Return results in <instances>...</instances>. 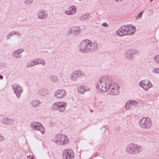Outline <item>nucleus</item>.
<instances>
[{
	"mask_svg": "<svg viewBox=\"0 0 159 159\" xmlns=\"http://www.w3.org/2000/svg\"><path fill=\"white\" fill-rule=\"evenodd\" d=\"M112 81L113 79L110 76L102 77L97 82L96 88L101 93L106 92L109 90Z\"/></svg>",
	"mask_w": 159,
	"mask_h": 159,
	"instance_id": "f03ea898",
	"label": "nucleus"
},
{
	"mask_svg": "<svg viewBox=\"0 0 159 159\" xmlns=\"http://www.w3.org/2000/svg\"><path fill=\"white\" fill-rule=\"evenodd\" d=\"M31 104L33 107H35L39 106L41 104V102L39 100L35 99L32 101Z\"/></svg>",
	"mask_w": 159,
	"mask_h": 159,
	"instance_id": "4be33fe9",
	"label": "nucleus"
},
{
	"mask_svg": "<svg viewBox=\"0 0 159 159\" xmlns=\"http://www.w3.org/2000/svg\"><path fill=\"white\" fill-rule=\"evenodd\" d=\"M67 105V103L65 102L58 101L52 105V109L54 111L62 112L65 110Z\"/></svg>",
	"mask_w": 159,
	"mask_h": 159,
	"instance_id": "423d86ee",
	"label": "nucleus"
},
{
	"mask_svg": "<svg viewBox=\"0 0 159 159\" xmlns=\"http://www.w3.org/2000/svg\"><path fill=\"white\" fill-rule=\"evenodd\" d=\"M116 1H117L118 0H115Z\"/></svg>",
	"mask_w": 159,
	"mask_h": 159,
	"instance_id": "09e8293b",
	"label": "nucleus"
},
{
	"mask_svg": "<svg viewBox=\"0 0 159 159\" xmlns=\"http://www.w3.org/2000/svg\"><path fill=\"white\" fill-rule=\"evenodd\" d=\"M35 60L36 62V65L42 64L43 65H44L45 64V62L42 59H35Z\"/></svg>",
	"mask_w": 159,
	"mask_h": 159,
	"instance_id": "b1692460",
	"label": "nucleus"
},
{
	"mask_svg": "<svg viewBox=\"0 0 159 159\" xmlns=\"http://www.w3.org/2000/svg\"><path fill=\"white\" fill-rule=\"evenodd\" d=\"M99 104V103H97V102L96 101L94 102V104L95 106L98 105Z\"/></svg>",
	"mask_w": 159,
	"mask_h": 159,
	"instance_id": "79ce46f5",
	"label": "nucleus"
},
{
	"mask_svg": "<svg viewBox=\"0 0 159 159\" xmlns=\"http://www.w3.org/2000/svg\"><path fill=\"white\" fill-rule=\"evenodd\" d=\"M129 103L131 105L134 106H136L138 104V102L137 101L135 100H129L127 101V104Z\"/></svg>",
	"mask_w": 159,
	"mask_h": 159,
	"instance_id": "a878e982",
	"label": "nucleus"
},
{
	"mask_svg": "<svg viewBox=\"0 0 159 159\" xmlns=\"http://www.w3.org/2000/svg\"><path fill=\"white\" fill-rule=\"evenodd\" d=\"M80 52L88 53L94 51L98 48V43L95 42H91L89 39H85L82 41L78 46Z\"/></svg>",
	"mask_w": 159,
	"mask_h": 159,
	"instance_id": "f257e3e1",
	"label": "nucleus"
},
{
	"mask_svg": "<svg viewBox=\"0 0 159 159\" xmlns=\"http://www.w3.org/2000/svg\"><path fill=\"white\" fill-rule=\"evenodd\" d=\"M33 1L34 0H25L24 3L26 5H30L33 3Z\"/></svg>",
	"mask_w": 159,
	"mask_h": 159,
	"instance_id": "cd10ccee",
	"label": "nucleus"
},
{
	"mask_svg": "<svg viewBox=\"0 0 159 159\" xmlns=\"http://www.w3.org/2000/svg\"><path fill=\"white\" fill-rule=\"evenodd\" d=\"M52 141L54 142L59 144H65L69 142L68 137L64 134H58L52 138Z\"/></svg>",
	"mask_w": 159,
	"mask_h": 159,
	"instance_id": "20e7f679",
	"label": "nucleus"
},
{
	"mask_svg": "<svg viewBox=\"0 0 159 159\" xmlns=\"http://www.w3.org/2000/svg\"><path fill=\"white\" fill-rule=\"evenodd\" d=\"M74 157V153L70 149H65L62 154V159H73Z\"/></svg>",
	"mask_w": 159,
	"mask_h": 159,
	"instance_id": "9d476101",
	"label": "nucleus"
},
{
	"mask_svg": "<svg viewBox=\"0 0 159 159\" xmlns=\"http://www.w3.org/2000/svg\"><path fill=\"white\" fill-rule=\"evenodd\" d=\"M152 72L153 73L159 74V67L153 68L152 70Z\"/></svg>",
	"mask_w": 159,
	"mask_h": 159,
	"instance_id": "c756f323",
	"label": "nucleus"
},
{
	"mask_svg": "<svg viewBox=\"0 0 159 159\" xmlns=\"http://www.w3.org/2000/svg\"><path fill=\"white\" fill-rule=\"evenodd\" d=\"M25 49L20 48L14 51L13 53V57L15 59H19L21 57L22 55L21 53L24 52Z\"/></svg>",
	"mask_w": 159,
	"mask_h": 159,
	"instance_id": "6ab92c4d",
	"label": "nucleus"
},
{
	"mask_svg": "<svg viewBox=\"0 0 159 159\" xmlns=\"http://www.w3.org/2000/svg\"><path fill=\"white\" fill-rule=\"evenodd\" d=\"M131 105L129 104H127V102H126L125 105V108L126 110H128L130 109V107H131Z\"/></svg>",
	"mask_w": 159,
	"mask_h": 159,
	"instance_id": "473e14b6",
	"label": "nucleus"
},
{
	"mask_svg": "<svg viewBox=\"0 0 159 159\" xmlns=\"http://www.w3.org/2000/svg\"><path fill=\"white\" fill-rule=\"evenodd\" d=\"M140 145L131 143L126 146L125 151L128 154H136L142 151Z\"/></svg>",
	"mask_w": 159,
	"mask_h": 159,
	"instance_id": "7ed1b4c3",
	"label": "nucleus"
},
{
	"mask_svg": "<svg viewBox=\"0 0 159 159\" xmlns=\"http://www.w3.org/2000/svg\"><path fill=\"white\" fill-rule=\"evenodd\" d=\"M109 90L108 93L110 94L115 95L119 94V87L117 84L113 82V80L109 87Z\"/></svg>",
	"mask_w": 159,
	"mask_h": 159,
	"instance_id": "1a4fd4ad",
	"label": "nucleus"
},
{
	"mask_svg": "<svg viewBox=\"0 0 159 159\" xmlns=\"http://www.w3.org/2000/svg\"><path fill=\"white\" fill-rule=\"evenodd\" d=\"M78 91L80 94H83L85 92L84 89V86H80L78 87Z\"/></svg>",
	"mask_w": 159,
	"mask_h": 159,
	"instance_id": "bb28decb",
	"label": "nucleus"
},
{
	"mask_svg": "<svg viewBox=\"0 0 159 159\" xmlns=\"http://www.w3.org/2000/svg\"><path fill=\"white\" fill-rule=\"evenodd\" d=\"M36 65L35 59L31 60L27 64L26 66L27 67H31Z\"/></svg>",
	"mask_w": 159,
	"mask_h": 159,
	"instance_id": "393cba45",
	"label": "nucleus"
},
{
	"mask_svg": "<svg viewBox=\"0 0 159 159\" xmlns=\"http://www.w3.org/2000/svg\"><path fill=\"white\" fill-rule=\"evenodd\" d=\"M15 35H17L18 36H20L21 35L20 33L19 32H18L16 31Z\"/></svg>",
	"mask_w": 159,
	"mask_h": 159,
	"instance_id": "4c0bfd02",
	"label": "nucleus"
},
{
	"mask_svg": "<svg viewBox=\"0 0 159 159\" xmlns=\"http://www.w3.org/2000/svg\"><path fill=\"white\" fill-rule=\"evenodd\" d=\"M12 88L14 93L16 95L17 98H19L22 93L23 90L22 88L18 84H15L12 85Z\"/></svg>",
	"mask_w": 159,
	"mask_h": 159,
	"instance_id": "4468645a",
	"label": "nucleus"
},
{
	"mask_svg": "<svg viewBox=\"0 0 159 159\" xmlns=\"http://www.w3.org/2000/svg\"><path fill=\"white\" fill-rule=\"evenodd\" d=\"M120 1H121L122 0H120Z\"/></svg>",
	"mask_w": 159,
	"mask_h": 159,
	"instance_id": "8fccbe9b",
	"label": "nucleus"
},
{
	"mask_svg": "<svg viewBox=\"0 0 159 159\" xmlns=\"http://www.w3.org/2000/svg\"><path fill=\"white\" fill-rule=\"evenodd\" d=\"M143 13L142 12L139 13V14L138 15V16L136 17L135 18V19L136 20H138V19H140V18H141L142 15H143Z\"/></svg>",
	"mask_w": 159,
	"mask_h": 159,
	"instance_id": "2f4dec72",
	"label": "nucleus"
},
{
	"mask_svg": "<svg viewBox=\"0 0 159 159\" xmlns=\"http://www.w3.org/2000/svg\"><path fill=\"white\" fill-rule=\"evenodd\" d=\"M81 29L78 26H74L70 28L68 32L69 35L72 34L74 35H76L80 33Z\"/></svg>",
	"mask_w": 159,
	"mask_h": 159,
	"instance_id": "dca6fc26",
	"label": "nucleus"
},
{
	"mask_svg": "<svg viewBox=\"0 0 159 159\" xmlns=\"http://www.w3.org/2000/svg\"><path fill=\"white\" fill-rule=\"evenodd\" d=\"M27 158H30L31 159H34V157L33 156H31V155L28 156L27 157Z\"/></svg>",
	"mask_w": 159,
	"mask_h": 159,
	"instance_id": "ea45409f",
	"label": "nucleus"
},
{
	"mask_svg": "<svg viewBox=\"0 0 159 159\" xmlns=\"http://www.w3.org/2000/svg\"><path fill=\"white\" fill-rule=\"evenodd\" d=\"M126 34L127 35H131L133 34L135 31L136 28L133 25H124Z\"/></svg>",
	"mask_w": 159,
	"mask_h": 159,
	"instance_id": "2eb2a0df",
	"label": "nucleus"
},
{
	"mask_svg": "<svg viewBox=\"0 0 159 159\" xmlns=\"http://www.w3.org/2000/svg\"><path fill=\"white\" fill-rule=\"evenodd\" d=\"M10 33L11 34V36H13L14 35H15L16 31H12Z\"/></svg>",
	"mask_w": 159,
	"mask_h": 159,
	"instance_id": "58836bf2",
	"label": "nucleus"
},
{
	"mask_svg": "<svg viewBox=\"0 0 159 159\" xmlns=\"http://www.w3.org/2000/svg\"><path fill=\"white\" fill-rule=\"evenodd\" d=\"M66 95V90L64 89H59L55 92L54 95L56 98L60 99L65 97Z\"/></svg>",
	"mask_w": 159,
	"mask_h": 159,
	"instance_id": "ddd939ff",
	"label": "nucleus"
},
{
	"mask_svg": "<svg viewBox=\"0 0 159 159\" xmlns=\"http://www.w3.org/2000/svg\"><path fill=\"white\" fill-rule=\"evenodd\" d=\"M12 36L11 34L9 33L6 36L7 40H8Z\"/></svg>",
	"mask_w": 159,
	"mask_h": 159,
	"instance_id": "f704fd0d",
	"label": "nucleus"
},
{
	"mask_svg": "<svg viewBox=\"0 0 159 159\" xmlns=\"http://www.w3.org/2000/svg\"><path fill=\"white\" fill-rule=\"evenodd\" d=\"M153 60L155 62L159 65V55H155L153 58Z\"/></svg>",
	"mask_w": 159,
	"mask_h": 159,
	"instance_id": "c85d7f7f",
	"label": "nucleus"
},
{
	"mask_svg": "<svg viewBox=\"0 0 159 159\" xmlns=\"http://www.w3.org/2000/svg\"><path fill=\"white\" fill-rule=\"evenodd\" d=\"M100 103L101 104L102 103V102H100Z\"/></svg>",
	"mask_w": 159,
	"mask_h": 159,
	"instance_id": "de8ad7c7",
	"label": "nucleus"
},
{
	"mask_svg": "<svg viewBox=\"0 0 159 159\" xmlns=\"http://www.w3.org/2000/svg\"><path fill=\"white\" fill-rule=\"evenodd\" d=\"M43 90L42 89H41L39 90V93L41 95H43Z\"/></svg>",
	"mask_w": 159,
	"mask_h": 159,
	"instance_id": "c9c22d12",
	"label": "nucleus"
},
{
	"mask_svg": "<svg viewBox=\"0 0 159 159\" xmlns=\"http://www.w3.org/2000/svg\"><path fill=\"white\" fill-rule=\"evenodd\" d=\"M102 25L104 26L105 27H107L108 26L106 22H104L102 24Z\"/></svg>",
	"mask_w": 159,
	"mask_h": 159,
	"instance_id": "e433bc0d",
	"label": "nucleus"
},
{
	"mask_svg": "<svg viewBox=\"0 0 159 159\" xmlns=\"http://www.w3.org/2000/svg\"><path fill=\"white\" fill-rule=\"evenodd\" d=\"M84 89L85 91H89L90 90V88L87 86H84Z\"/></svg>",
	"mask_w": 159,
	"mask_h": 159,
	"instance_id": "72a5a7b5",
	"label": "nucleus"
},
{
	"mask_svg": "<svg viewBox=\"0 0 159 159\" xmlns=\"http://www.w3.org/2000/svg\"><path fill=\"white\" fill-rule=\"evenodd\" d=\"M139 125L141 128L143 129H147L150 128L152 125L151 119L148 117L142 118L139 122Z\"/></svg>",
	"mask_w": 159,
	"mask_h": 159,
	"instance_id": "39448f33",
	"label": "nucleus"
},
{
	"mask_svg": "<svg viewBox=\"0 0 159 159\" xmlns=\"http://www.w3.org/2000/svg\"><path fill=\"white\" fill-rule=\"evenodd\" d=\"M137 51L135 49H129L127 50L124 53V56L127 59L133 60L136 54Z\"/></svg>",
	"mask_w": 159,
	"mask_h": 159,
	"instance_id": "9b49d317",
	"label": "nucleus"
},
{
	"mask_svg": "<svg viewBox=\"0 0 159 159\" xmlns=\"http://www.w3.org/2000/svg\"><path fill=\"white\" fill-rule=\"evenodd\" d=\"M102 129L104 130V132H105L106 130V127L105 126H103L102 127Z\"/></svg>",
	"mask_w": 159,
	"mask_h": 159,
	"instance_id": "37998d69",
	"label": "nucleus"
},
{
	"mask_svg": "<svg viewBox=\"0 0 159 159\" xmlns=\"http://www.w3.org/2000/svg\"><path fill=\"white\" fill-rule=\"evenodd\" d=\"M89 16V15L88 14H84L81 16L80 17V19L82 20H86L88 18Z\"/></svg>",
	"mask_w": 159,
	"mask_h": 159,
	"instance_id": "7c9ffc66",
	"label": "nucleus"
},
{
	"mask_svg": "<svg viewBox=\"0 0 159 159\" xmlns=\"http://www.w3.org/2000/svg\"><path fill=\"white\" fill-rule=\"evenodd\" d=\"M95 100H98V97L96 98H95Z\"/></svg>",
	"mask_w": 159,
	"mask_h": 159,
	"instance_id": "a18cd8bd",
	"label": "nucleus"
},
{
	"mask_svg": "<svg viewBox=\"0 0 159 159\" xmlns=\"http://www.w3.org/2000/svg\"><path fill=\"white\" fill-rule=\"evenodd\" d=\"M4 139L3 137L0 135V141H2Z\"/></svg>",
	"mask_w": 159,
	"mask_h": 159,
	"instance_id": "a19ab883",
	"label": "nucleus"
},
{
	"mask_svg": "<svg viewBox=\"0 0 159 159\" xmlns=\"http://www.w3.org/2000/svg\"><path fill=\"white\" fill-rule=\"evenodd\" d=\"M153 0H150V1L151 2V1H153Z\"/></svg>",
	"mask_w": 159,
	"mask_h": 159,
	"instance_id": "49530a36",
	"label": "nucleus"
},
{
	"mask_svg": "<svg viewBox=\"0 0 159 159\" xmlns=\"http://www.w3.org/2000/svg\"><path fill=\"white\" fill-rule=\"evenodd\" d=\"M14 119L7 117H5L3 118L2 122L3 124L6 125H11L14 122Z\"/></svg>",
	"mask_w": 159,
	"mask_h": 159,
	"instance_id": "aec40b11",
	"label": "nucleus"
},
{
	"mask_svg": "<svg viewBox=\"0 0 159 159\" xmlns=\"http://www.w3.org/2000/svg\"><path fill=\"white\" fill-rule=\"evenodd\" d=\"M139 85L145 91H147L152 87L151 82L149 80H146L141 81L139 83Z\"/></svg>",
	"mask_w": 159,
	"mask_h": 159,
	"instance_id": "f8f14e48",
	"label": "nucleus"
},
{
	"mask_svg": "<svg viewBox=\"0 0 159 159\" xmlns=\"http://www.w3.org/2000/svg\"><path fill=\"white\" fill-rule=\"evenodd\" d=\"M30 127L34 131L39 130L43 134L45 133V130L44 127L39 122H33L30 124Z\"/></svg>",
	"mask_w": 159,
	"mask_h": 159,
	"instance_id": "6e6552de",
	"label": "nucleus"
},
{
	"mask_svg": "<svg viewBox=\"0 0 159 159\" xmlns=\"http://www.w3.org/2000/svg\"><path fill=\"white\" fill-rule=\"evenodd\" d=\"M116 34L120 36L127 35L124 25L121 26L116 31Z\"/></svg>",
	"mask_w": 159,
	"mask_h": 159,
	"instance_id": "a211bd4d",
	"label": "nucleus"
},
{
	"mask_svg": "<svg viewBox=\"0 0 159 159\" xmlns=\"http://www.w3.org/2000/svg\"><path fill=\"white\" fill-rule=\"evenodd\" d=\"M84 73L82 71L80 70H76L73 71L70 75V80L74 82L77 81L83 78L84 76Z\"/></svg>",
	"mask_w": 159,
	"mask_h": 159,
	"instance_id": "0eeeda50",
	"label": "nucleus"
},
{
	"mask_svg": "<svg viewBox=\"0 0 159 159\" xmlns=\"http://www.w3.org/2000/svg\"><path fill=\"white\" fill-rule=\"evenodd\" d=\"M49 79L52 82L57 83L58 81V78L56 76L53 75H51L49 77Z\"/></svg>",
	"mask_w": 159,
	"mask_h": 159,
	"instance_id": "5701e85b",
	"label": "nucleus"
},
{
	"mask_svg": "<svg viewBox=\"0 0 159 159\" xmlns=\"http://www.w3.org/2000/svg\"><path fill=\"white\" fill-rule=\"evenodd\" d=\"M48 15V11L45 10H41L38 13V17L40 20H43L46 19Z\"/></svg>",
	"mask_w": 159,
	"mask_h": 159,
	"instance_id": "f3484780",
	"label": "nucleus"
},
{
	"mask_svg": "<svg viewBox=\"0 0 159 159\" xmlns=\"http://www.w3.org/2000/svg\"><path fill=\"white\" fill-rule=\"evenodd\" d=\"M68 9L69 11H65V13L67 15H72L74 14L76 11L77 9L74 6H71Z\"/></svg>",
	"mask_w": 159,
	"mask_h": 159,
	"instance_id": "412c9836",
	"label": "nucleus"
},
{
	"mask_svg": "<svg viewBox=\"0 0 159 159\" xmlns=\"http://www.w3.org/2000/svg\"><path fill=\"white\" fill-rule=\"evenodd\" d=\"M3 78V77L1 75H0V79H2Z\"/></svg>",
	"mask_w": 159,
	"mask_h": 159,
	"instance_id": "c03bdc74",
	"label": "nucleus"
}]
</instances>
